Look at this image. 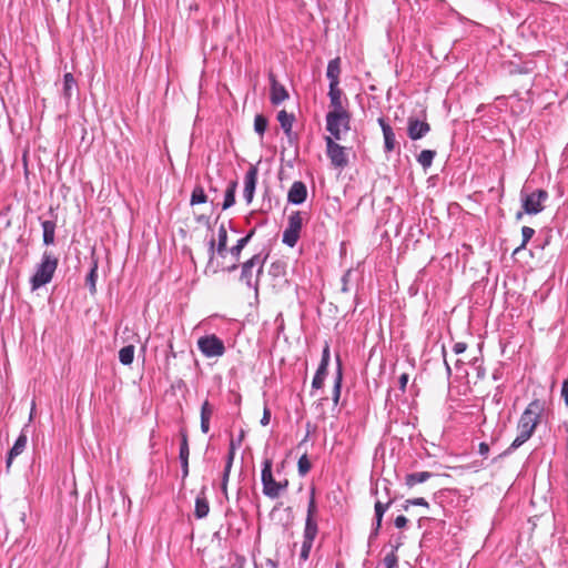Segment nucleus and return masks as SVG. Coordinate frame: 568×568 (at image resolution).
I'll list each match as a JSON object with an SVG mask.
<instances>
[{
    "label": "nucleus",
    "instance_id": "nucleus-1",
    "mask_svg": "<svg viewBox=\"0 0 568 568\" xmlns=\"http://www.w3.org/2000/svg\"><path fill=\"white\" fill-rule=\"evenodd\" d=\"M546 413V402L541 399L531 400L519 417L517 424V436L506 450L511 453L523 446L534 435L537 426L542 422Z\"/></svg>",
    "mask_w": 568,
    "mask_h": 568
},
{
    "label": "nucleus",
    "instance_id": "nucleus-2",
    "mask_svg": "<svg viewBox=\"0 0 568 568\" xmlns=\"http://www.w3.org/2000/svg\"><path fill=\"white\" fill-rule=\"evenodd\" d=\"M57 266L58 258L50 252L45 251L42 254L41 263L38 265L36 273L30 280L32 290H37L48 284L52 280Z\"/></svg>",
    "mask_w": 568,
    "mask_h": 568
},
{
    "label": "nucleus",
    "instance_id": "nucleus-3",
    "mask_svg": "<svg viewBox=\"0 0 568 568\" xmlns=\"http://www.w3.org/2000/svg\"><path fill=\"white\" fill-rule=\"evenodd\" d=\"M264 262L265 258L261 254H255L242 265L241 281L247 287L257 291L258 276L263 272Z\"/></svg>",
    "mask_w": 568,
    "mask_h": 568
},
{
    "label": "nucleus",
    "instance_id": "nucleus-4",
    "mask_svg": "<svg viewBox=\"0 0 568 568\" xmlns=\"http://www.w3.org/2000/svg\"><path fill=\"white\" fill-rule=\"evenodd\" d=\"M351 114L347 110L328 111L326 114V130L335 140H341L342 134L349 130Z\"/></svg>",
    "mask_w": 568,
    "mask_h": 568
},
{
    "label": "nucleus",
    "instance_id": "nucleus-5",
    "mask_svg": "<svg viewBox=\"0 0 568 568\" xmlns=\"http://www.w3.org/2000/svg\"><path fill=\"white\" fill-rule=\"evenodd\" d=\"M548 197V192L541 189L535 190L531 193L521 191L520 201L525 214L536 215L542 212Z\"/></svg>",
    "mask_w": 568,
    "mask_h": 568
},
{
    "label": "nucleus",
    "instance_id": "nucleus-6",
    "mask_svg": "<svg viewBox=\"0 0 568 568\" xmlns=\"http://www.w3.org/2000/svg\"><path fill=\"white\" fill-rule=\"evenodd\" d=\"M262 485H263V494L272 499L277 498L281 495V491L286 488L287 481L284 484L278 483L274 479L272 474V460L265 459L263 462L262 468Z\"/></svg>",
    "mask_w": 568,
    "mask_h": 568
},
{
    "label": "nucleus",
    "instance_id": "nucleus-7",
    "mask_svg": "<svg viewBox=\"0 0 568 568\" xmlns=\"http://www.w3.org/2000/svg\"><path fill=\"white\" fill-rule=\"evenodd\" d=\"M197 347L207 357H221L225 353L223 341L215 334L204 335L197 339Z\"/></svg>",
    "mask_w": 568,
    "mask_h": 568
},
{
    "label": "nucleus",
    "instance_id": "nucleus-8",
    "mask_svg": "<svg viewBox=\"0 0 568 568\" xmlns=\"http://www.w3.org/2000/svg\"><path fill=\"white\" fill-rule=\"evenodd\" d=\"M303 226V216L300 211L293 212L287 220V226L283 232V243L290 247H294L300 239Z\"/></svg>",
    "mask_w": 568,
    "mask_h": 568
},
{
    "label": "nucleus",
    "instance_id": "nucleus-9",
    "mask_svg": "<svg viewBox=\"0 0 568 568\" xmlns=\"http://www.w3.org/2000/svg\"><path fill=\"white\" fill-rule=\"evenodd\" d=\"M326 142V155L331 161V164L336 169H344L348 164V154L346 148L335 142L332 136L325 138Z\"/></svg>",
    "mask_w": 568,
    "mask_h": 568
},
{
    "label": "nucleus",
    "instance_id": "nucleus-10",
    "mask_svg": "<svg viewBox=\"0 0 568 568\" xmlns=\"http://www.w3.org/2000/svg\"><path fill=\"white\" fill-rule=\"evenodd\" d=\"M426 134V113L422 111L420 115H410L407 120V135L416 141Z\"/></svg>",
    "mask_w": 568,
    "mask_h": 568
},
{
    "label": "nucleus",
    "instance_id": "nucleus-11",
    "mask_svg": "<svg viewBox=\"0 0 568 568\" xmlns=\"http://www.w3.org/2000/svg\"><path fill=\"white\" fill-rule=\"evenodd\" d=\"M253 234H254V230L250 231L247 235L240 239L237 241V243L230 248L229 252L233 258V263L230 266L225 267L224 268L225 271L233 272L237 268V262L240 261L241 253H242L243 248L247 245L250 240L252 239Z\"/></svg>",
    "mask_w": 568,
    "mask_h": 568
},
{
    "label": "nucleus",
    "instance_id": "nucleus-12",
    "mask_svg": "<svg viewBox=\"0 0 568 568\" xmlns=\"http://www.w3.org/2000/svg\"><path fill=\"white\" fill-rule=\"evenodd\" d=\"M180 436H181V444H180L179 458L181 462L182 478L185 479L189 476V455H190L186 430L182 429L180 432Z\"/></svg>",
    "mask_w": 568,
    "mask_h": 568
},
{
    "label": "nucleus",
    "instance_id": "nucleus-13",
    "mask_svg": "<svg viewBox=\"0 0 568 568\" xmlns=\"http://www.w3.org/2000/svg\"><path fill=\"white\" fill-rule=\"evenodd\" d=\"M307 197V187L304 182L295 181L287 193V201L292 204L300 205L305 202Z\"/></svg>",
    "mask_w": 568,
    "mask_h": 568
},
{
    "label": "nucleus",
    "instance_id": "nucleus-14",
    "mask_svg": "<svg viewBox=\"0 0 568 568\" xmlns=\"http://www.w3.org/2000/svg\"><path fill=\"white\" fill-rule=\"evenodd\" d=\"M256 182H257V170H256V168L252 166L245 173V178H244L243 196L247 203H251L253 200L255 187H256Z\"/></svg>",
    "mask_w": 568,
    "mask_h": 568
},
{
    "label": "nucleus",
    "instance_id": "nucleus-15",
    "mask_svg": "<svg viewBox=\"0 0 568 568\" xmlns=\"http://www.w3.org/2000/svg\"><path fill=\"white\" fill-rule=\"evenodd\" d=\"M270 82H271V102L274 105L281 104L283 101H285L288 98V92L282 85L277 82L275 75L273 73L270 74Z\"/></svg>",
    "mask_w": 568,
    "mask_h": 568
},
{
    "label": "nucleus",
    "instance_id": "nucleus-16",
    "mask_svg": "<svg viewBox=\"0 0 568 568\" xmlns=\"http://www.w3.org/2000/svg\"><path fill=\"white\" fill-rule=\"evenodd\" d=\"M381 129L383 131L384 136V150L389 153L395 150L396 146V138L392 126L387 123L384 118H378L377 120Z\"/></svg>",
    "mask_w": 568,
    "mask_h": 568
},
{
    "label": "nucleus",
    "instance_id": "nucleus-17",
    "mask_svg": "<svg viewBox=\"0 0 568 568\" xmlns=\"http://www.w3.org/2000/svg\"><path fill=\"white\" fill-rule=\"evenodd\" d=\"M342 95H343V92L338 88V84L329 83V91H328L329 108H331L329 111L346 110L343 105Z\"/></svg>",
    "mask_w": 568,
    "mask_h": 568
},
{
    "label": "nucleus",
    "instance_id": "nucleus-18",
    "mask_svg": "<svg viewBox=\"0 0 568 568\" xmlns=\"http://www.w3.org/2000/svg\"><path fill=\"white\" fill-rule=\"evenodd\" d=\"M392 504V500L389 499L387 503H382L381 500H377L375 503V527L373 528L369 539L375 537L378 534V530L382 526V520L385 511L388 509L389 505Z\"/></svg>",
    "mask_w": 568,
    "mask_h": 568
},
{
    "label": "nucleus",
    "instance_id": "nucleus-19",
    "mask_svg": "<svg viewBox=\"0 0 568 568\" xmlns=\"http://www.w3.org/2000/svg\"><path fill=\"white\" fill-rule=\"evenodd\" d=\"M392 504V500L389 499L387 503H382L381 500H377L375 503V527L373 528L369 539L375 537L378 534V530L382 526V520L385 511L388 509L389 505Z\"/></svg>",
    "mask_w": 568,
    "mask_h": 568
},
{
    "label": "nucleus",
    "instance_id": "nucleus-20",
    "mask_svg": "<svg viewBox=\"0 0 568 568\" xmlns=\"http://www.w3.org/2000/svg\"><path fill=\"white\" fill-rule=\"evenodd\" d=\"M294 119H295L294 115L287 113L285 110H281L277 113V121L280 122L281 128L283 129L285 135L287 136V139L290 141H292L294 138V134L292 131Z\"/></svg>",
    "mask_w": 568,
    "mask_h": 568
},
{
    "label": "nucleus",
    "instance_id": "nucleus-21",
    "mask_svg": "<svg viewBox=\"0 0 568 568\" xmlns=\"http://www.w3.org/2000/svg\"><path fill=\"white\" fill-rule=\"evenodd\" d=\"M210 511L209 501L204 495V491L197 495L195 499L194 515L197 519L205 518Z\"/></svg>",
    "mask_w": 568,
    "mask_h": 568
},
{
    "label": "nucleus",
    "instance_id": "nucleus-22",
    "mask_svg": "<svg viewBox=\"0 0 568 568\" xmlns=\"http://www.w3.org/2000/svg\"><path fill=\"white\" fill-rule=\"evenodd\" d=\"M217 245H216V255L221 257H225L227 253V231L224 224H221L217 230Z\"/></svg>",
    "mask_w": 568,
    "mask_h": 568
},
{
    "label": "nucleus",
    "instance_id": "nucleus-23",
    "mask_svg": "<svg viewBox=\"0 0 568 568\" xmlns=\"http://www.w3.org/2000/svg\"><path fill=\"white\" fill-rule=\"evenodd\" d=\"M26 445H27V436L26 435H20L16 439L12 448L9 450L8 458H7V466L8 467H10L13 458L19 456L24 450Z\"/></svg>",
    "mask_w": 568,
    "mask_h": 568
},
{
    "label": "nucleus",
    "instance_id": "nucleus-24",
    "mask_svg": "<svg viewBox=\"0 0 568 568\" xmlns=\"http://www.w3.org/2000/svg\"><path fill=\"white\" fill-rule=\"evenodd\" d=\"M339 73H341V60L339 58H335L331 60L327 64L326 77L329 80V83L338 84L339 83Z\"/></svg>",
    "mask_w": 568,
    "mask_h": 568
},
{
    "label": "nucleus",
    "instance_id": "nucleus-25",
    "mask_svg": "<svg viewBox=\"0 0 568 568\" xmlns=\"http://www.w3.org/2000/svg\"><path fill=\"white\" fill-rule=\"evenodd\" d=\"M318 532V526L316 519L306 518L305 528L303 534V540L314 542L315 537Z\"/></svg>",
    "mask_w": 568,
    "mask_h": 568
},
{
    "label": "nucleus",
    "instance_id": "nucleus-26",
    "mask_svg": "<svg viewBox=\"0 0 568 568\" xmlns=\"http://www.w3.org/2000/svg\"><path fill=\"white\" fill-rule=\"evenodd\" d=\"M41 226L43 230V243L45 245H51L54 243V234H55V223L53 221H42Z\"/></svg>",
    "mask_w": 568,
    "mask_h": 568
},
{
    "label": "nucleus",
    "instance_id": "nucleus-27",
    "mask_svg": "<svg viewBox=\"0 0 568 568\" xmlns=\"http://www.w3.org/2000/svg\"><path fill=\"white\" fill-rule=\"evenodd\" d=\"M342 381H343V373H342L341 363L338 362L336 375L334 378L333 393H332V399H333L334 406H337L339 403Z\"/></svg>",
    "mask_w": 568,
    "mask_h": 568
},
{
    "label": "nucleus",
    "instance_id": "nucleus-28",
    "mask_svg": "<svg viewBox=\"0 0 568 568\" xmlns=\"http://www.w3.org/2000/svg\"><path fill=\"white\" fill-rule=\"evenodd\" d=\"M236 186H237V183L236 181H232L226 191H225V195H224V202L222 204V209L223 210H227L230 209L231 206L234 205L235 203V191H236Z\"/></svg>",
    "mask_w": 568,
    "mask_h": 568
},
{
    "label": "nucleus",
    "instance_id": "nucleus-29",
    "mask_svg": "<svg viewBox=\"0 0 568 568\" xmlns=\"http://www.w3.org/2000/svg\"><path fill=\"white\" fill-rule=\"evenodd\" d=\"M135 348L133 345H126L119 351V361L123 365H131L134 359Z\"/></svg>",
    "mask_w": 568,
    "mask_h": 568
},
{
    "label": "nucleus",
    "instance_id": "nucleus-30",
    "mask_svg": "<svg viewBox=\"0 0 568 568\" xmlns=\"http://www.w3.org/2000/svg\"><path fill=\"white\" fill-rule=\"evenodd\" d=\"M216 241L215 239H211L209 241V262H207V265H206V272L207 271H212V273H216L217 272V266H214V257H215V254H216Z\"/></svg>",
    "mask_w": 568,
    "mask_h": 568
},
{
    "label": "nucleus",
    "instance_id": "nucleus-31",
    "mask_svg": "<svg viewBox=\"0 0 568 568\" xmlns=\"http://www.w3.org/2000/svg\"><path fill=\"white\" fill-rule=\"evenodd\" d=\"M77 82L72 73H65L63 77V97L69 100Z\"/></svg>",
    "mask_w": 568,
    "mask_h": 568
},
{
    "label": "nucleus",
    "instance_id": "nucleus-32",
    "mask_svg": "<svg viewBox=\"0 0 568 568\" xmlns=\"http://www.w3.org/2000/svg\"><path fill=\"white\" fill-rule=\"evenodd\" d=\"M206 201H207V196L204 192V189L201 185L195 186L191 194V200H190L191 205L202 204V203H205Z\"/></svg>",
    "mask_w": 568,
    "mask_h": 568
},
{
    "label": "nucleus",
    "instance_id": "nucleus-33",
    "mask_svg": "<svg viewBox=\"0 0 568 568\" xmlns=\"http://www.w3.org/2000/svg\"><path fill=\"white\" fill-rule=\"evenodd\" d=\"M426 480V471L408 474L405 478V484L412 488L417 484H422Z\"/></svg>",
    "mask_w": 568,
    "mask_h": 568
},
{
    "label": "nucleus",
    "instance_id": "nucleus-34",
    "mask_svg": "<svg viewBox=\"0 0 568 568\" xmlns=\"http://www.w3.org/2000/svg\"><path fill=\"white\" fill-rule=\"evenodd\" d=\"M413 506H422L426 507V499L423 497L414 498V499H407L403 506L404 510L408 513L412 517H416V513H413L410 510V507Z\"/></svg>",
    "mask_w": 568,
    "mask_h": 568
},
{
    "label": "nucleus",
    "instance_id": "nucleus-35",
    "mask_svg": "<svg viewBox=\"0 0 568 568\" xmlns=\"http://www.w3.org/2000/svg\"><path fill=\"white\" fill-rule=\"evenodd\" d=\"M377 568H397V556L395 555V551L392 550L387 554Z\"/></svg>",
    "mask_w": 568,
    "mask_h": 568
},
{
    "label": "nucleus",
    "instance_id": "nucleus-36",
    "mask_svg": "<svg viewBox=\"0 0 568 568\" xmlns=\"http://www.w3.org/2000/svg\"><path fill=\"white\" fill-rule=\"evenodd\" d=\"M534 234H535V230L532 227H530V226H523V229H521L523 241H521V244L515 250V253L518 252L519 250L525 248L527 243L534 236Z\"/></svg>",
    "mask_w": 568,
    "mask_h": 568
},
{
    "label": "nucleus",
    "instance_id": "nucleus-37",
    "mask_svg": "<svg viewBox=\"0 0 568 568\" xmlns=\"http://www.w3.org/2000/svg\"><path fill=\"white\" fill-rule=\"evenodd\" d=\"M97 277H98V265H97V263H94L87 276V284L89 285L91 293L95 292Z\"/></svg>",
    "mask_w": 568,
    "mask_h": 568
},
{
    "label": "nucleus",
    "instance_id": "nucleus-38",
    "mask_svg": "<svg viewBox=\"0 0 568 568\" xmlns=\"http://www.w3.org/2000/svg\"><path fill=\"white\" fill-rule=\"evenodd\" d=\"M298 473L301 476H305L311 469V462L306 455H302L297 463Z\"/></svg>",
    "mask_w": 568,
    "mask_h": 568
},
{
    "label": "nucleus",
    "instance_id": "nucleus-39",
    "mask_svg": "<svg viewBox=\"0 0 568 568\" xmlns=\"http://www.w3.org/2000/svg\"><path fill=\"white\" fill-rule=\"evenodd\" d=\"M266 128H267V120H266V118H264L261 114H257L255 116V119H254V129H255V131L258 134L263 135L265 130H266Z\"/></svg>",
    "mask_w": 568,
    "mask_h": 568
},
{
    "label": "nucleus",
    "instance_id": "nucleus-40",
    "mask_svg": "<svg viewBox=\"0 0 568 568\" xmlns=\"http://www.w3.org/2000/svg\"><path fill=\"white\" fill-rule=\"evenodd\" d=\"M317 514V506L315 501V491L312 489L310 501L307 505V516L306 518L315 519V515Z\"/></svg>",
    "mask_w": 568,
    "mask_h": 568
},
{
    "label": "nucleus",
    "instance_id": "nucleus-41",
    "mask_svg": "<svg viewBox=\"0 0 568 568\" xmlns=\"http://www.w3.org/2000/svg\"><path fill=\"white\" fill-rule=\"evenodd\" d=\"M213 413L214 407L209 403V400H204V403L201 406V419L210 422Z\"/></svg>",
    "mask_w": 568,
    "mask_h": 568
},
{
    "label": "nucleus",
    "instance_id": "nucleus-42",
    "mask_svg": "<svg viewBox=\"0 0 568 568\" xmlns=\"http://www.w3.org/2000/svg\"><path fill=\"white\" fill-rule=\"evenodd\" d=\"M312 547H313V542L304 541L303 540L301 552H300V560L301 561L304 562V561H306L308 559Z\"/></svg>",
    "mask_w": 568,
    "mask_h": 568
},
{
    "label": "nucleus",
    "instance_id": "nucleus-43",
    "mask_svg": "<svg viewBox=\"0 0 568 568\" xmlns=\"http://www.w3.org/2000/svg\"><path fill=\"white\" fill-rule=\"evenodd\" d=\"M234 457H235V447H234V443L231 442L230 449H229L226 460H225L224 469H227V470L232 469Z\"/></svg>",
    "mask_w": 568,
    "mask_h": 568
},
{
    "label": "nucleus",
    "instance_id": "nucleus-44",
    "mask_svg": "<svg viewBox=\"0 0 568 568\" xmlns=\"http://www.w3.org/2000/svg\"><path fill=\"white\" fill-rule=\"evenodd\" d=\"M244 565H245V558L240 555H234L233 560L231 561L230 565L223 566L220 568H244Z\"/></svg>",
    "mask_w": 568,
    "mask_h": 568
},
{
    "label": "nucleus",
    "instance_id": "nucleus-45",
    "mask_svg": "<svg viewBox=\"0 0 568 568\" xmlns=\"http://www.w3.org/2000/svg\"><path fill=\"white\" fill-rule=\"evenodd\" d=\"M231 470L224 469L221 479V490L227 497V484L230 479Z\"/></svg>",
    "mask_w": 568,
    "mask_h": 568
},
{
    "label": "nucleus",
    "instance_id": "nucleus-46",
    "mask_svg": "<svg viewBox=\"0 0 568 568\" xmlns=\"http://www.w3.org/2000/svg\"><path fill=\"white\" fill-rule=\"evenodd\" d=\"M324 381H325L324 377L318 376V375L315 374L314 377H313V381H312V388L313 389L322 388L323 385H324Z\"/></svg>",
    "mask_w": 568,
    "mask_h": 568
},
{
    "label": "nucleus",
    "instance_id": "nucleus-47",
    "mask_svg": "<svg viewBox=\"0 0 568 568\" xmlns=\"http://www.w3.org/2000/svg\"><path fill=\"white\" fill-rule=\"evenodd\" d=\"M407 521H408L407 517H405V516H403V515H399V516H397V517L395 518L394 524H395V526H396L397 528H404V527L406 526Z\"/></svg>",
    "mask_w": 568,
    "mask_h": 568
},
{
    "label": "nucleus",
    "instance_id": "nucleus-48",
    "mask_svg": "<svg viewBox=\"0 0 568 568\" xmlns=\"http://www.w3.org/2000/svg\"><path fill=\"white\" fill-rule=\"evenodd\" d=\"M561 397L565 402V405L568 407V382H562L561 385Z\"/></svg>",
    "mask_w": 568,
    "mask_h": 568
},
{
    "label": "nucleus",
    "instance_id": "nucleus-49",
    "mask_svg": "<svg viewBox=\"0 0 568 568\" xmlns=\"http://www.w3.org/2000/svg\"><path fill=\"white\" fill-rule=\"evenodd\" d=\"M270 419H271V412H270V409L267 407H265L264 412H263V416L261 418V425L262 426L268 425Z\"/></svg>",
    "mask_w": 568,
    "mask_h": 568
},
{
    "label": "nucleus",
    "instance_id": "nucleus-50",
    "mask_svg": "<svg viewBox=\"0 0 568 568\" xmlns=\"http://www.w3.org/2000/svg\"><path fill=\"white\" fill-rule=\"evenodd\" d=\"M478 453L480 456L483 457H487L488 453H489V446L487 443H484L481 442L478 446Z\"/></svg>",
    "mask_w": 568,
    "mask_h": 568
},
{
    "label": "nucleus",
    "instance_id": "nucleus-51",
    "mask_svg": "<svg viewBox=\"0 0 568 568\" xmlns=\"http://www.w3.org/2000/svg\"><path fill=\"white\" fill-rule=\"evenodd\" d=\"M321 363H324V365L329 364V347H328V345H326L323 349Z\"/></svg>",
    "mask_w": 568,
    "mask_h": 568
},
{
    "label": "nucleus",
    "instance_id": "nucleus-52",
    "mask_svg": "<svg viewBox=\"0 0 568 568\" xmlns=\"http://www.w3.org/2000/svg\"><path fill=\"white\" fill-rule=\"evenodd\" d=\"M327 367H328V365H324V363H320L315 374L325 378L327 375Z\"/></svg>",
    "mask_w": 568,
    "mask_h": 568
},
{
    "label": "nucleus",
    "instance_id": "nucleus-53",
    "mask_svg": "<svg viewBox=\"0 0 568 568\" xmlns=\"http://www.w3.org/2000/svg\"><path fill=\"white\" fill-rule=\"evenodd\" d=\"M418 163L426 169V150H422L417 155Z\"/></svg>",
    "mask_w": 568,
    "mask_h": 568
},
{
    "label": "nucleus",
    "instance_id": "nucleus-54",
    "mask_svg": "<svg viewBox=\"0 0 568 568\" xmlns=\"http://www.w3.org/2000/svg\"><path fill=\"white\" fill-rule=\"evenodd\" d=\"M283 271V265L280 264V263H273L272 266H271V272L272 274L274 275H278L281 274Z\"/></svg>",
    "mask_w": 568,
    "mask_h": 568
},
{
    "label": "nucleus",
    "instance_id": "nucleus-55",
    "mask_svg": "<svg viewBox=\"0 0 568 568\" xmlns=\"http://www.w3.org/2000/svg\"><path fill=\"white\" fill-rule=\"evenodd\" d=\"M466 351V344L465 343H462V342H458L454 345V352L456 354H462Z\"/></svg>",
    "mask_w": 568,
    "mask_h": 568
},
{
    "label": "nucleus",
    "instance_id": "nucleus-56",
    "mask_svg": "<svg viewBox=\"0 0 568 568\" xmlns=\"http://www.w3.org/2000/svg\"><path fill=\"white\" fill-rule=\"evenodd\" d=\"M201 430L204 434H207L210 430V422L209 420H202L201 419Z\"/></svg>",
    "mask_w": 568,
    "mask_h": 568
},
{
    "label": "nucleus",
    "instance_id": "nucleus-57",
    "mask_svg": "<svg viewBox=\"0 0 568 568\" xmlns=\"http://www.w3.org/2000/svg\"><path fill=\"white\" fill-rule=\"evenodd\" d=\"M265 566L266 568H277V564L272 559H266Z\"/></svg>",
    "mask_w": 568,
    "mask_h": 568
},
{
    "label": "nucleus",
    "instance_id": "nucleus-58",
    "mask_svg": "<svg viewBox=\"0 0 568 568\" xmlns=\"http://www.w3.org/2000/svg\"><path fill=\"white\" fill-rule=\"evenodd\" d=\"M349 275H351V271H347V272L343 275L342 281H343L344 285H346V283H347V278H348V276H349ZM346 290H347V288H346V286H343V291H346Z\"/></svg>",
    "mask_w": 568,
    "mask_h": 568
},
{
    "label": "nucleus",
    "instance_id": "nucleus-59",
    "mask_svg": "<svg viewBox=\"0 0 568 568\" xmlns=\"http://www.w3.org/2000/svg\"><path fill=\"white\" fill-rule=\"evenodd\" d=\"M196 221L200 222V223H204V224H207L209 223V217L205 216V215H199L196 217Z\"/></svg>",
    "mask_w": 568,
    "mask_h": 568
},
{
    "label": "nucleus",
    "instance_id": "nucleus-60",
    "mask_svg": "<svg viewBox=\"0 0 568 568\" xmlns=\"http://www.w3.org/2000/svg\"><path fill=\"white\" fill-rule=\"evenodd\" d=\"M477 376L478 378H483L485 376V371L480 366L477 367Z\"/></svg>",
    "mask_w": 568,
    "mask_h": 568
},
{
    "label": "nucleus",
    "instance_id": "nucleus-61",
    "mask_svg": "<svg viewBox=\"0 0 568 568\" xmlns=\"http://www.w3.org/2000/svg\"><path fill=\"white\" fill-rule=\"evenodd\" d=\"M434 155H435V152H434V151L428 150V166L430 165V163H432V160H433Z\"/></svg>",
    "mask_w": 568,
    "mask_h": 568
},
{
    "label": "nucleus",
    "instance_id": "nucleus-62",
    "mask_svg": "<svg viewBox=\"0 0 568 568\" xmlns=\"http://www.w3.org/2000/svg\"><path fill=\"white\" fill-rule=\"evenodd\" d=\"M406 383H407V376L406 375H402L400 376V384H402V386L405 387Z\"/></svg>",
    "mask_w": 568,
    "mask_h": 568
},
{
    "label": "nucleus",
    "instance_id": "nucleus-63",
    "mask_svg": "<svg viewBox=\"0 0 568 568\" xmlns=\"http://www.w3.org/2000/svg\"><path fill=\"white\" fill-rule=\"evenodd\" d=\"M434 180H435V178H434V176H432V178H428V180H427V183H428V187H429V186H433V185H435V183H434Z\"/></svg>",
    "mask_w": 568,
    "mask_h": 568
},
{
    "label": "nucleus",
    "instance_id": "nucleus-64",
    "mask_svg": "<svg viewBox=\"0 0 568 568\" xmlns=\"http://www.w3.org/2000/svg\"><path fill=\"white\" fill-rule=\"evenodd\" d=\"M423 520H424V517H423V516H419V517L417 518V523H418V526H419V527H422V523H423Z\"/></svg>",
    "mask_w": 568,
    "mask_h": 568
}]
</instances>
